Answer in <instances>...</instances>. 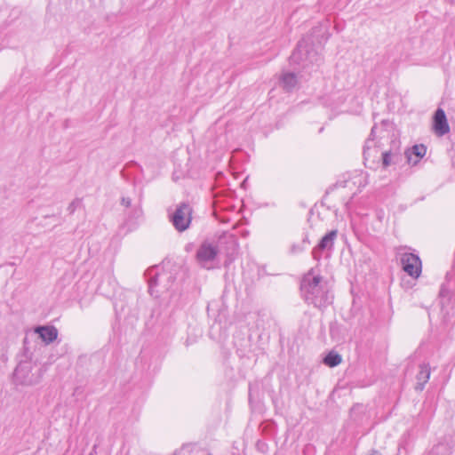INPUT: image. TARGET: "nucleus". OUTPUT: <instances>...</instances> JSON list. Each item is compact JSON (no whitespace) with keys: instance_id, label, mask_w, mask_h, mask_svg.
Wrapping results in <instances>:
<instances>
[{"instance_id":"nucleus-1","label":"nucleus","mask_w":455,"mask_h":455,"mask_svg":"<svg viewBox=\"0 0 455 455\" xmlns=\"http://www.w3.org/2000/svg\"><path fill=\"white\" fill-rule=\"evenodd\" d=\"M301 291L305 299L316 307H323L331 302L326 284L322 283L320 276L307 275L301 283Z\"/></svg>"},{"instance_id":"nucleus-2","label":"nucleus","mask_w":455,"mask_h":455,"mask_svg":"<svg viewBox=\"0 0 455 455\" xmlns=\"http://www.w3.org/2000/svg\"><path fill=\"white\" fill-rule=\"evenodd\" d=\"M320 58L312 47L309 46L307 40H301L291 56V62L293 64L302 65L304 68L309 64L316 63Z\"/></svg>"},{"instance_id":"nucleus-3","label":"nucleus","mask_w":455,"mask_h":455,"mask_svg":"<svg viewBox=\"0 0 455 455\" xmlns=\"http://www.w3.org/2000/svg\"><path fill=\"white\" fill-rule=\"evenodd\" d=\"M42 378L41 371L32 372V366L29 363H20L13 373L14 382L23 386H33L37 384Z\"/></svg>"},{"instance_id":"nucleus-4","label":"nucleus","mask_w":455,"mask_h":455,"mask_svg":"<svg viewBox=\"0 0 455 455\" xmlns=\"http://www.w3.org/2000/svg\"><path fill=\"white\" fill-rule=\"evenodd\" d=\"M219 250L216 244L204 242L201 244L196 252L198 263L204 268L211 269L216 265V259Z\"/></svg>"},{"instance_id":"nucleus-5","label":"nucleus","mask_w":455,"mask_h":455,"mask_svg":"<svg viewBox=\"0 0 455 455\" xmlns=\"http://www.w3.org/2000/svg\"><path fill=\"white\" fill-rule=\"evenodd\" d=\"M403 270L413 279H418L422 272V263L419 257L408 251L398 253Z\"/></svg>"},{"instance_id":"nucleus-6","label":"nucleus","mask_w":455,"mask_h":455,"mask_svg":"<svg viewBox=\"0 0 455 455\" xmlns=\"http://www.w3.org/2000/svg\"><path fill=\"white\" fill-rule=\"evenodd\" d=\"M192 209L188 204H180L171 217L172 225L179 232L188 228L191 222Z\"/></svg>"},{"instance_id":"nucleus-7","label":"nucleus","mask_w":455,"mask_h":455,"mask_svg":"<svg viewBox=\"0 0 455 455\" xmlns=\"http://www.w3.org/2000/svg\"><path fill=\"white\" fill-rule=\"evenodd\" d=\"M148 278V288L151 294L154 292V288L156 286H163L167 289L168 285L165 283H169L172 280V275L165 272H159L157 267L149 268L146 273Z\"/></svg>"},{"instance_id":"nucleus-8","label":"nucleus","mask_w":455,"mask_h":455,"mask_svg":"<svg viewBox=\"0 0 455 455\" xmlns=\"http://www.w3.org/2000/svg\"><path fill=\"white\" fill-rule=\"evenodd\" d=\"M434 130L439 136H443L450 132L445 113L443 109L438 108L434 116Z\"/></svg>"},{"instance_id":"nucleus-9","label":"nucleus","mask_w":455,"mask_h":455,"mask_svg":"<svg viewBox=\"0 0 455 455\" xmlns=\"http://www.w3.org/2000/svg\"><path fill=\"white\" fill-rule=\"evenodd\" d=\"M427 153V148L422 145H415L405 152L407 161L411 165H416Z\"/></svg>"},{"instance_id":"nucleus-10","label":"nucleus","mask_w":455,"mask_h":455,"mask_svg":"<svg viewBox=\"0 0 455 455\" xmlns=\"http://www.w3.org/2000/svg\"><path fill=\"white\" fill-rule=\"evenodd\" d=\"M35 332L45 344L52 343L58 337V331L53 326H39L35 329Z\"/></svg>"},{"instance_id":"nucleus-11","label":"nucleus","mask_w":455,"mask_h":455,"mask_svg":"<svg viewBox=\"0 0 455 455\" xmlns=\"http://www.w3.org/2000/svg\"><path fill=\"white\" fill-rule=\"evenodd\" d=\"M337 230H331L327 233L320 241L316 248L314 249L313 253L315 255L318 251L331 250L334 244V241L337 237Z\"/></svg>"},{"instance_id":"nucleus-12","label":"nucleus","mask_w":455,"mask_h":455,"mask_svg":"<svg viewBox=\"0 0 455 455\" xmlns=\"http://www.w3.org/2000/svg\"><path fill=\"white\" fill-rule=\"evenodd\" d=\"M280 83L284 90L291 91L297 86L298 78L293 73L284 72L280 77Z\"/></svg>"},{"instance_id":"nucleus-13","label":"nucleus","mask_w":455,"mask_h":455,"mask_svg":"<svg viewBox=\"0 0 455 455\" xmlns=\"http://www.w3.org/2000/svg\"><path fill=\"white\" fill-rule=\"evenodd\" d=\"M430 378V367L428 364H421L420 370L417 374V386L416 388L419 390H422L424 388L425 384L428 381Z\"/></svg>"},{"instance_id":"nucleus-14","label":"nucleus","mask_w":455,"mask_h":455,"mask_svg":"<svg viewBox=\"0 0 455 455\" xmlns=\"http://www.w3.org/2000/svg\"><path fill=\"white\" fill-rule=\"evenodd\" d=\"M376 130H377L376 126H373L371 128V132L370 138L365 142L364 150H363L365 158L371 156V155H372L371 151H377L376 146H375V141H374Z\"/></svg>"},{"instance_id":"nucleus-15","label":"nucleus","mask_w":455,"mask_h":455,"mask_svg":"<svg viewBox=\"0 0 455 455\" xmlns=\"http://www.w3.org/2000/svg\"><path fill=\"white\" fill-rule=\"evenodd\" d=\"M341 361V355L335 352H330L323 359L324 363L330 367H335L339 365Z\"/></svg>"},{"instance_id":"nucleus-16","label":"nucleus","mask_w":455,"mask_h":455,"mask_svg":"<svg viewBox=\"0 0 455 455\" xmlns=\"http://www.w3.org/2000/svg\"><path fill=\"white\" fill-rule=\"evenodd\" d=\"M381 156L384 167L390 166L394 163V159L396 157L395 154H391L389 152L381 153Z\"/></svg>"},{"instance_id":"nucleus-17","label":"nucleus","mask_w":455,"mask_h":455,"mask_svg":"<svg viewBox=\"0 0 455 455\" xmlns=\"http://www.w3.org/2000/svg\"><path fill=\"white\" fill-rule=\"evenodd\" d=\"M332 100H333V108H338L343 104L345 98H344L343 94L337 93L332 96Z\"/></svg>"},{"instance_id":"nucleus-18","label":"nucleus","mask_w":455,"mask_h":455,"mask_svg":"<svg viewBox=\"0 0 455 455\" xmlns=\"http://www.w3.org/2000/svg\"><path fill=\"white\" fill-rule=\"evenodd\" d=\"M80 204V200L76 199L74 200L68 206V210L70 212H74L76 207H78Z\"/></svg>"},{"instance_id":"nucleus-19","label":"nucleus","mask_w":455,"mask_h":455,"mask_svg":"<svg viewBox=\"0 0 455 455\" xmlns=\"http://www.w3.org/2000/svg\"><path fill=\"white\" fill-rule=\"evenodd\" d=\"M122 204L124 205L125 207H129L131 205V199L130 198L123 197L122 198Z\"/></svg>"},{"instance_id":"nucleus-20","label":"nucleus","mask_w":455,"mask_h":455,"mask_svg":"<svg viewBox=\"0 0 455 455\" xmlns=\"http://www.w3.org/2000/svg\"><path fill=\"white\" fill-rule=\"evenodd\" d=\"M369 455H381V454L377 451H372Z\"/></svg>"}]
</instances>
